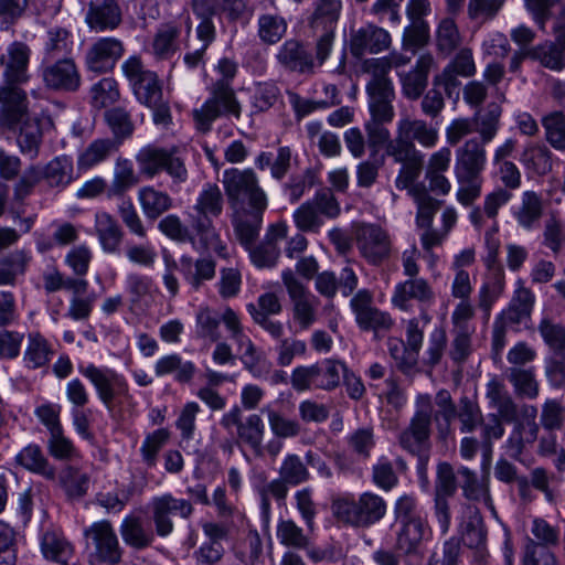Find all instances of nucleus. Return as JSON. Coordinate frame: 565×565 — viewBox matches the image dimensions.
Here are the masks:
<instances>
[{
	"label": "nucleus",
	"instance_id": "f257e3e1",
	"mask_svg": "<svg viewBox=\"0 0 565 565\" xmlns=\"http://www.w3.org/2000/svg\"><path fill=\"white\" fill-rule=\"evenodd\" d=\"M415 141L424 148H433L438 142V130L423 119L404 116L397 121L394 141L388 147V157L401 164L395 180L397 189L411 188L424 168V154Z\"/></svg>",
	"mask_w": 565,
	"mask_h": 565
},
{
	"label": "nucleus",
	"instance_id": "f03ea898",
	"mask_svg": "<svg viewBox=\"0 0 565 565\" xmlns=\"http://www.w3.org/2000/svg\"><path fill=\"white\" fill-rule=\"evenodd\" d=\"M385 500L373 492H363L354 499L339 498L332 503V511L338 521L353 526L366 529L381 521L386 514Z\"/></svg>",
	"mask_w": 565,
	"mask_h": 565
},
{
	"label": "nucleus",
	"instance_id": "7ed1b4c3",
	"mask_svg": "<svg viewBox=\"0 0 565 565\" xmlns=\"http://www.w3.org/2000/svg\"><path fill=\"white\" fill-rule=\"evenodd\" d=\"M222 184L232 210L267 206V195L260 188L258 178L252 169H227L223 173Z\"/></svg>",
	"mask_w": 565,
	"mask_h": 565
},
{
	"label": "nucleus",
	"instance_id": "20e7f679",
	"mask_svg": "<svg viewBox=\"0 0 565 565\" xmlns=\"http://www.w3.org/2000/svg\"><path fill=\"white\" fill-rule=\"evenodd\" d=\"M341 212L340 204L331 189L319 190L311 200L300 204L292 214L296 227L306 233H319L323 217L335 218Z\"/></svg>",
	"mask_w": 565,
	"mask_h": 565
},
{
	"label": "nucleus",
	"instance_id": "39448f33",
	"mask_svg": "<svg viewBox=\"0 0 565 565\" xmlns=\"http://www.w3.org/2000/svg\"><path fill=\"white\" fill-rule=\"evenodd\" d=\"M281 280L290 300L294 322L300 330L310 329L318 320L319 299L290 268L282 270Z\"/></svg>",
	"mask_w": 565,
	"mask_h": 565
},
{
	"label": "nucleus",
	"instance_id": "423d86ee",
	"mask_svg": "<svg viewBox=\"0 0 565 565\" xmlns=\"http://www.w3.org/2000/svg\"><path fill=\"white\" fill-rule=\"evenodd\" d=\"M221 116H241V105L235 92L225 81H216L211 87L210 98L193 111L196 126L202 131H207L212 122Z\"/></svg>",
	"mask_w": 565,
	"mask_h": 565
},
{
	"label": "nucleus",
	"instance_id": "0eeeda50",
	"mask_svg": "<svg viewBox=\"0 0 565 565\" xmlns=\"http://www.w3.org/2000/svg\"><path fill=\"white\" fill-rule=\"evenodd\" d=\"M78 372L94 386L99 401L107 409H111L117 398L130 397L129 385L122 374L107 366H96L93 363L79 365Z\"/></svg>",
	"mask_w": 565,
	"mask_h": 565
},
{
	"label": "nucleus",
	"instance_id": "6e6552de",
	"mask_svg": "<svg viewBox=\"0 0 565 565\" xmlns=\"http://www.w3.org/2000/svg\"><path fill=\"white\" fill-rule=\"evenodd\" d=\"M121 70L138 102L151 106L161 99L162 87L158 75L148 70L139 56H129L121 64Z\"/></svg>",
	"mask_w": 565,
	"mask_h": 565
},
{
	"label": "nucleus",
	"instance_id": "1a4fd4ad",
	"mask_svg": "<svg viewBox=\"0 0 565 565\" xmlns=\"http://www.w3.org/2000/svg\"><path fill=\"white\" fill-rule=\"evenodd\" d=\"M356 246L361 255L372 265L386 260L392 250L388 233L375 224H361L355 231Z\"/></svg>",
	"mask_w": 565,
	"mask_h": 565
},
{
	"label": "nucleus",
	"instance_id": "9d476101",
	"mask_svg": "<svg viewBox=\"0 0 565 565\" xmlns=\"http://www.w3.org/2000/svg\"><path fill=\"white\" fill-rule=\"evenodd\" d=\"M24 83L0 82V122L8 128H14L29 114V99Z\"/></svg>",
	"mask_w": 565,
	"mask_h": 565
},
{
	"label": "nucleus",
	"instance_id": "9b49d317",
	"mask_svg": "<svg viewBox=\"0 0 565 565\" xmlns=\"http://www.w3.org/2000/svg\"><path fill=\"white\" fill-rule=\"evenodd\" d=\"M431 401L428 395L417 398V409L411 419L409 426L398 437L399 445L411 452L418 450L419 446L429 440L431 425Z\"/></svg>",
	"mask_w": 565,
	"mask_h": 565
},
{
	"label": "nucleus",
	"instance_id": "f8f14e48",
	"mask_svg": "<svg viewBox=\"0 0 565 565\" xmlns=\"http://www.w3.org/2000/svg\"><path fill=\"white\" fill-rule=\"evenodd\" d=\"M125 46L121 40L104 36L94 41L85 54V66L88 72L105 74L111 72L122 57Z\"/></svg>",
	"mask_w": 565,
	"mask_h": 565
},
{
	"label": "nucleus",
	"instance_id": "ddd939ff",
	"mask_svg": "<svg viewBox=\"0 0 565 565\" xmlns=\"http://www.w3.org/2000/svg\"><path fill=\"white\" fill-rule=\"evenodd\" d=\"M31 47L22 41L11 42L0 54L1 81L28 84Z\"/></svg>",
	"mask_w": 565,
	"mask_h": 565
},
{
	"label": "nucleus",
	"instance_id": "4468645a",
	"mask_svg": "<svg viewBox=\"0 0 565 565\" xmlns=\"http://www.w3.org/2000/svg\"><path fill=\"white\" fill-rule=\"evenodd\" d=\"M85 535L94 544L99 559L110 565H116L121 561L124 550L109 521L103 520L93 523L85 531Z\"/></svg>",
	"mask_w": 565,
	"mask_h": 565
},
{
	"label": "nucleus",
	"instance_id": "2eb2a0df",
	"mask_svg": "<svg viewBox=\"0 0 565 565\" xmlns=\"http://www.w3.org/2000/svg\"><path fill=\"white\" fill-rule=\"evenodd\" d=\"M42 81L49 89L74 93L81 87L82 78L72 58H62L41 70Z\"/></svg>",
	"mask_w": 565,
	"mask_h": 565
},
{
	"label": "nucleus",
	"instance_id": "dca6fc26",
	"mask_svg": "<svg viewBox=\"0 0 565 565\" xmlns=\"http://www.w3.org/2000/svg\"><path fill=\"white\" fill-rule=\"evenodd\" d=\"M390 33L375 24H366L350 33L349 49L351 54L361 58L366 54H377L391 45Z\"/></svg>",
	"mask_w": 565,
	"mask_h": 565
},
{
	"label": "nucleus",
	"instance_id": "f3484780",
	"mask_svg": "<svg viewBox=\"0 0 565 565\" xmlns=\"http://www.w3.org/2000/svg\"><path fill=\"white\" fill-rule=\"evenodd\" d=\"M175 153V146L147 145L142 147L136 154L139 172L149 178H153L160 172H167L174 177Z\"/></svg>",
	"mask_w": 565,
	"mask_h": 565
},
{
	"label": "nucleus",
	"instance_id": "a211bd4d",
	"mask_svg": "<svg viewBox=\"0 0 565 565\" xmlns=\"http://www.w3.org/2000/svg\"><path fill=\"white\" fill-rule=\"evenodd\" d=\"M246 308L256 324L274 339L282 338L284 324L270 318L282 311V305L278 295L271 291L262 294L256 303H248Z\"/></svg>",
	"mask_w": 565,
	"mask_h": 565
},
{
	"label": "nucleus",
	"instance_id": "6ab92c4d",
	"mask_svg": "<svg viewBox=\"0 0 565 565\" xmlns=\"http://www.w3.org/2000/svg\"><path fill=\"white\" fill-rule=\"evenodd\" d=\"M435 298V291L428 280L413 277L395 286L392 303L403 311H409L413 308V301L420 306H429Z\"/></svg>",
	"mask_w": 565,
	"mask_h": 565
},
{
	"label": "nucleus",
	"instance_id": "aec40b11",
	"mask_svg": "<svg viewBox=\"0 0 565 565\" xmlns=\"http://www.w3.org/2000/svg\"><path fill=\"white\" fill-rule=\"evenodd\" d=\"M267 206L243 207L232 210V223L239 243L249 248L258 237L263 224V214Z\"/></svg>",
	"mask_w": 565,
	"mask_h": 565
},
{
	"label": "nucleus",
	"instance_id": "412c9836",
	"mask_svg": "<svg viewBox=\"0 0 565 565\" xmlns=\"http://www.w3.org/2000/svg\"><path fill=\"white\" fill-rule=\"evenodd\" d=\"M435 67L436 61L431 53L420 54L415 66L399 75L404 96L411 100L418 99L427 87L429 72Z\"/></svg>",
	"mask_w": 565,
	"mask_h": 565
},
{
	"label": "nucleus",
	"instance_id": "4be33fe9",
	"mask_svg": "<svg viewBox=\"0 0 565 565\" xmlns=\"http://www.w3.org/2000/svg\"><path fill=\"white\" fill-rule=\"evenodd\" d=\"M214 3L212 0H192V9L195 15L201 20L198 25V36L202 41V45L194 54L185 55L184 61L190 66L198 64L207 45L213 41L215 34V26L212 21L216 14L214 11Z\"/></svg>",
	"mask_w": 565,
	"mask_h": 565
},
{
	"label": "nucleus",
	"instance_id": "5701e85b",
	"mask_svg": "<svg viewBox=\"0 0 565 565\" xmlns=\"http://www.w3.org/2000/svg\"><path fill=\"white\" fill-rule=\"evenodd\" d=\"M119 532L126 545L139 551L150 546L154 540L148 519L134 513L124 518Z\"/></svg>",
	"mask_w": 565,
	"mask_h": 565
},
{
	"label": "nucleus",
	"instance_id": "b1692460",
	"mask_svg": "<svg viewBox=\"0 0 565 565\" xmlns=\"http://www.w3.org/2000/svg\"><path fill=\"white\" fill-rule=\"evenodd\" d=\"M482 141L467 140L456 150L455 173L482 174L487 163V152Z\"/></svg>",
	"mask_w": 565,
	"mask_h": 565
},
{
	"label": "nucleus",
	"instance_id": "393cba45",
	"mask_svg": "<svg viewBox=\"0 0 565 565\" xmlns=\"http://www.w3.org/2000/svg\"><path fill=\"white\" fill-rule=\"evenodd\" d=\"M427 524L425 520H414L398 523V530L395 534V548L404 556L418 555Z\"/></svg>",
	"mask_w": 565,
	"mask_h": 565
},
{
	"label": "nucleus",
	"instance_id": "a878e982",
	"mask_svg": "<svg viewBox=\"0 0 565 565\" xmlns=\"http://www.w3.org/2000/svg\"><path fill=\"white\" fill-rule=\"evenodd\" d=\"M476 73V64L470 49L463 47L457 52L444 71L435 76L434 85H443L446 89L458 84L457 76L470 77Z\"/></svg>",
	"mask_w": 565,
	"mask_h": 565
},
{
	"label": "nucleus",
	"instance_id": "bb28decb",
	"mask_svg": "<svg viewBox=\"0 0 565 565\" xmlns=\"http://www.w3.org/2000/svg\"><path fill=\"white\" fill-rule=\"evenodd\" d=\"M86 21L96 31L114 30L121 22V11L115 0H95L89 6Z\"/></svg>",
	"mask_w": 565,
	"mask_h": 565
},
{
	"label": "nucleus",
	"instance_id": "cd10ccee",
	"mask_svg": "<svg viewBox=\"0 0 565 565\" xmlns=\"http://www.w3.org/2000/svg\"><path fill=\"white\" fill-rule=\"evenodd\" d=\"M94 228L104 252L116 253L124 236L117 220L107 212L98 211L95 214Z\"/></svg>",
	"mask_w": 565,
	"mask_h": 565
},
{
	"label": "nucleus",
	"instance_id": "c85d7f7f",
	"mask_svg": "<svg viewBox=\"0 0 565 565\" xmlns=\"http://www.w3.org/2000/svg\"><path fill=\"white\" fill-rule=\"evenodd\" d=\"M277 58L280 64L290 71L302 74H312L315 72V61L303 46L295 40L284 43Z\"/></svg>",
	"mask_w": 565,
	"mask_h": 565
},
{
	"label": "nucleus",
	"instance_id": "c756f323",
	"mask_svg": "<svg viewBox=\"0 0 565 565\" xmlns=\"http://www.w3.org/2000/svg\"><path fill=\"white\" fill-rule=\"evenodd\" d=\"M266 427L258 414L248 415L238 427L237 441L252 450L256 457L264 456V437Z\"/></svg>",
	"mask_w": 565,
	"mask_h": 565
},
{
	"label": "nucleus",
	"instance_id": "7c9ffc66",
	"mask_svg": "<svg viewBox=\"0 0 565 565\" xmlns=\"http://www.w3.org/2000/svg\"><path fill=\"white\" fill-rule=\"evenodd\" d=\"M118 140L97 138L90 141L78 154L77 167L79 170H88L108 160L118 149Z\"/></svg>",
	"mask_w": 565,
	"mask_h": 565
},
{
	"label": "nucleus",
	"instance_id": "2f4dec72",
	"mask_svg": "<svg viewBox=\"0 0 565 565\" xmlns=\"http://www.w3.org/2000/svg\"><path fill=\"white\" fill-rule=\"evenodd\" d=\"M461 540L470 548L481 550L486 545L487 531L483 520L476 507L468 505L460 525Z\"/></svg>",
	"mask_w": 565,
	"mask_h": 565
},
{
	"label": "nucleus",
	"instance_id": "473e14b6",
	"mask_svg": "<svg viewBox=\"0 0 565 565\" xmlns=\"http://www.w3.org/2000/svg\"><path fill=\"white\" fill-rule=\"evenodd\" d=\"M342 12V0H317L309 17V25L316 32L335 31Z\"/></svg>",
	"mask_w": 565,
	"mask_h": 565
},
{
	"label": "nucleus",
	"instance_id": "72a5a7b5",
	"mask_svg": "<svg viewBox=\"0 0 565 565\" xmlns=\"http://www.w3.org/2000/svg\"><path fill=\"white\" fill-rule=\"evenodd\" d=\"M41 552L46 559L65 565L73 555V547L61 531L49 529L41 536Z\"/></svg>",
	"mask_w": 565,
	"mask_h": 565
},
{
	"label": "nucleus",
	"instance_id": "f704fd0d",
	"mask_svg": "<svg viewBox=\"0 0 565 565\" xmlns=\"http://www.w3.org/2000/svg\"><path fill=\"white\" fill-rule=\"evenodd\" d=\"M458 476L463 495L468 500L481 502L487 508L493 510L488 480H479L477 473L467 467L459 468Z\"/></svg>",
	"mask_w": 565,
	"mask_h": 565
},
{
	"label": "nucleus",
	"instance_id": "c9c22d12",
	"mask_svg": "<svg viewBox=\"0 0 565 565\" xmlns=\"http://www.w3.org/2000/svg\"><path fill=\"white\" fill-rule=\"evenodd\" d=\"M486 396L489 399L490 406L495 408L503 419L508 422L514 420L516 416V405L501 380L493 377L489 381Z\"/></svg>",
	"mask_w": 565,
	"mask_h": 565
},
{
	"label": "nucleus",
	"instance_id": "e433bc0d",
	"mask_svg": "<svg viewBox=\"0 0 565 565\" xmlns=\"http://www.w3.org/2000/svg\"><path fill=\"white\" fill-rule=\"evenodd\" d=\"M18 462L31 472L38 473L47 480L56 477L55 468L49 462L38 445H29L17 456Z\"/></svg>",
	"mask_w": 565,
	"mask_h": 565
},
{
	"label": "nucleus",
	"instance_id": "4c0bfd02",
	"mask_svg": "<svg viewBox=\"0 0 565 565\" xmlns=\"http://www.w3.org/2000/svg\"><path fill=\"white\" fill-rule=\"evenodd\" d=\"M44 169V181L51 188H65L74 180L73 160L66 154L53 158Z\"/></svg>",
	"mask_w": 565,
	"mask_h": 565
},
{
	"label": "nucleus",
	"instance_id": "58836bf2",
	"mask_svg": "<svg viewBox=\"0 0 565 565\" xmlns=\"http://www.w3.org/2000/svg\"><path fill=\"white\" fill-rule=\"evenodd\" d=\"M53 355L52 345L39 332H31L28 335L23 361L29 369L45 366Z\"/></svg>",
	"mask_w": 565,
	"mask_h": 565
},
{
	"label": "nucleus",
	"instance_id": "ea45409f",
	"mask_svg": "<svg viewBox=\"0 0 565 565\" xmlns=\"http://www.w3.org/2000/svg\"><path fill=\"white\" fill-rule=\"evenodd\" d=\"M137 183L138 177L135 173L131 161L118 158L115 163L113 180L107 188V198H121Z\"/></svg>",
	"mask_w": 565,
	"mask_h": 565
},
{
	"label": "nucleus",
	"instance_id": "a19ab883",
	"mask_svg": "<svg viewBox=\"0 0 565 565\" xmlns=\"http://www.w3.org/2000/svg\"><path fill=\"white\" fill-rule=\"evenodd\" d=\"M430 317L427 312H422L419 318H412L405 323V350L407 351L408 360L405 361L408 365H414L417 361V355L420 351L424 331Z\"/></svg>",
	"mask_w": 565,
	"mask_h": 565
},
{
	"label": "nucleus",
	"instance_id": "79ce46f5",
	"mask_svg": "<svg viewBox=\"0 0 565 565\" xmlns=\"http://www.w3.org/2000/svg\"><path fill=\"white\" fill-rule=\"evenodd\" d=\"M504 288L505 275L503 268L501 266L493 267L490 279L481 286L478 294V306L487 316L490 315L492 305L503 294Z\"/></svg>",
	"mask_w": 565,
	"mask_h": 565
},
{
	"label": "nucleus",
	"instance_id": "37998d69",
	"mask_svg": "<svg viewBox=\"0 0 565 565\" xmlns=\"http://www.w3.org/2000/svg\"><path fill=\"white\" fill-rule=\"evenodd\" d=\"M363 68L371 75V79L366 85V93L388 92V89H394L393 83L387 76L391 71L390 64H387L384 57L364 61Z\"/></svg>",
	"mask_w": 565,
	"mask_h": 565
},
{
	"label": "nucleus",
	"instance_id": "c03bdc74",
	"mask_svg": "<svg viewBox=\"0 0 565 565\" xmlns=\"http://www.w3.org/2000/svg\"><path fill=\"white\" fill-rule=\"evenodd\" d=\"M559 541L558 527L550 524L542 518H535L530 527V535L526 537L524 548H527L532 543L536 548L548 550L556 546Z\"/></svg>",
	"mask_w": 565,
	"mask_h": 565
},
{
	"label": "nucleus",
	"instance_id": "a18cd8bd",
	"mask_svg": "<svg viewBox=\"0 0 565 565\" xmlns=\"http://www.w3.org/2000/svg\"><path fill=\"white\" fill-rule=\"evenodd\" d=\"M31 259L25 249H18L0 260V286H13L18 276L23 275Z\"/></svg>",
	"mask_w": 565,
	"mask_h": 565
},
{
	"label": "nucleus",
	"instance_id": "49530a36",
	"mask_svg": "<svg viewBox=\"0 0 565 565\" xmlns=\"http://www.w3.org/2000/svg\"><path fill=\"white\" fill-rule=\"evenodd\" d=\"M369 95V121L380 124H390L393 121L395 113L393 107V99L395 97L394 89L388 92L367 93Z\"/></svg>",
	"mask_w": 565,
	"mask_h": 565
},
{
	"label": "nucleus",
	"instance_id": "de8ad7c7",
	"mask_svg": "<svg viewBox=\"0 0 565 565\" xmlns=\"http://www.w3.org/2000/svg\"><path fill=\"white\" fill-rule=\"evenodd\" d=\"M235 557L243 565H257L263 554V542L256 530H249L242 540L233 546Z\"/></svg>",
	"mask_w": 565,
	"mask_h": 565
},
{
	"label": "nucleus",
	"instance_id": "09e8293b",
	"mask_svg": "<svg viewBox=\"0 0 565 565\" xmlns=\"http://www.w3.org/2000/svg\"><path fill=\"white\" fill-rule=\"evenodd\" d=\"M58 481L70 498H82L89 488V476L71 465L65 466L61 470Z\"/></svg>",
	"mask_w": 565,
	"mask_h": 565
},
{
	"label": "nucleus",
	"instance_id": "8fccbe9b",
	"mask_svg": "<svg viewBox=\"0 0 565 565\" xmlns=\"http://www.w3.org/2000/svg\"><path fill=\"white\" fill-rule=\"evenodd\" d=\"M316 388L331 391L340 384L341 374L345 372L344 364L327 359L313 364Z\"/></svg>",
	"mask_w": 565,
	"mask_h": 565
},
{
	"label": "nucleus",
	"instance_id": "3c124183",
	"mask_svg": "<svg viewBox=\"0 0 565 565\" xmlns=\"http://www.w3.org/2000/svg\"><path fill=\"white\" fill-rule=\"evenodd\" d=\"M522 163L533 172L545 175L552 171V152L544 145L531 143L522 152Z\"/></svg>",
	"mask_w": 565,
	"mask_h": 565
},
{
	"label": "nucleus",
	"instance_id": "603ef678",
	"mask_svg": "<svg viewBox=\"0 0 565 565\" xmlns=\"http://www.w3.org/2000/svg\"><path fill=\"white\" fill-rule=\"evenodd\" d=\"M20 132L17 137V142L20 151L28 156L30 159H35L39 156L40 146L42 143V129L38 120L22 121Z\"/></svg>",
	"mask_w": 565,
	"mask_h": 565
},
{
	"label": "nucleus",
	"instance_id": "864d4df0",
	"mask_svg": "<svg viewBox=\"0 0 565 565\" xmlns=\"http://www.w3.org/2000/svg\"><path fill=\"white\" fill-rule=\"evenodd\" d=\"M417 205L416 224L418 227H429L441 202L433 198L424 188L414 186L411 190Z\"/></svg>",
	"mask_w": 565,
	"mask_h": 565
},
{
	"label": "nucleus",
	"instance_id": "5fc2aeb1",
	"mask_svg": "<svg viewBox=\"0 0 565 565\" xmlns=\"http://www.w3.org/2000/svg\"><path fill=\"white\" fill-rule=\"evenodd\" d=\"M435 403L438 406L434 419L437 425L438 436L440 439H446L450 434V426L456 416V406L452 403L450 393L441 390L436 394Z\"/></svg>",
	"mask_w": 565,
	"mask_h": 565
},
{
	"label": "nucleus",
	"instance_id": "6e6d98bb",
	"mask_svg": "<svg viewBox=\"0 0 565 565\" xmlns=\"http://www.w3.org/2000/svg\"><path fill=\"white\" fill-rule=\"evenodd\" d=\"M223 194L216 184H207L200 193L196 204L194 206L199 215L204 217V221H210L209 217H217L223 211Z\"/></svg>",
	"mask_w": 565,
	"mask_h": 565
},
{
	"label": "nucleus",
	"instance_id": "4d7b16f0",
	"mask_svg": "<svg viewBox=\"0 0 565 565\" xmlns=\"http://www.w3.org/2000/svg\"><path fill=\"white\" fill-rule=\"evenodd\" d=\"M458 183L457 201L463 206H471L482 192V174L455 173Z\"/></svg>",
	"mask_w": 565,
	"mask_h": 565
},
{
	"label": "nucleus",
	"instance_id": "13d9d810",
	"mask_svg": "<svg viewBox=\"0 0 565 565\" xmlns=\"http://www.w3.org/2000/svg\"><path fill=\"white\" fill-rule=\"evenodd\" d=\"M177 510V501L172 495H163L153 501V521L160 536H167L173 531L171 515Z\"/></svg>",
	"mask_w": 565,
	"mask_h": 565
},
{
	"label": "nucleus",
	"instance_id": "bf43d9fd",
	"mask_svg": "<svg viewBox=\"0 0 565 565\" xmlns=\"http://www.w3.org/2000/svg\"><path fill=\"white\" fill-rule=\"evenodd\" d=\"M104 118L113 132L110 139L118 140V145H121L126 138L132 135L134 124L129 113L124 108L113 107L105 111Z\"/></svg>",
	"mask_w": 565,
	"mask_h": 565
},
{
	"label": "nucleus",
	"instance_id": "052dcab7",
	"mask_svg": "<svg viewBox=\"0 0 565 565\" xmlns=\"http://www.w3.org/2000/svg\"><path fill=\"white\" fill-rule=\"evenodd\" d=\"M529 57L551 70L561 71L565 66V49L552 42L537 45L526 52Z\"/></svg>",
	"mask_w": 565,
	"mask_h": 565
},
{
	"label": "nucleus",
	"instance_id": "680f3d73",
	"mask_svg": "<svg viewBox=\"0 0 565 565\" xmlns=\"http://www.w3.org/2000/svg\"><path fill=\"white\" fill-rule=\"evenodd\" d=\"M177 25L164 23L157 30L152 41V53L157 60H168L175 52Z\"/></svg>",
	"mask_w": 565,
	"mask_h": 565
},
{
	"label": "nucleus",
	"instance_id": "e2e57ef3",
	"mask_svg": "<svg viewBox=\"0 0 565 565\" xmlns=\"http://www.w3.org/2000/svg\"><path fill=\"white\" fill-rule=\"evenodd\" d=\"M537 330L545 344L554 353L565 359V326L544 318L539 323Z\"/></svg>",
	"mask_w": 565,
	"mask_h": 565
},
{
	"label": "nucleus",
	"instance_id": "0e129e2a",
	"mask_svg": "<svg viewBox=\"0 0 565 565\" xmlns=\"http://www.w3.org/2000/svg\"><path fill=\"white\" fill-rule=\"evenodd\" d=\"M460 42L461 35L454 19L444 18L436 29L437 50L445 55H449L459 46Z\"/></svg>",
	"mask_w": 565,
	"mask_h": 565
},
{
	"label": "nucleus",
	"instance_id": "69168bd1",
	"mask_svg": "<svg viewBox=\"0 0 565 565\" xmlns=\"http://www.w3.org/2000/svg\"><path fill=\"white\" fill-rule=\"evenodd\" d=\"M546 141L556 150H565V115L552 111L542 118Z\"/></svg>",
	"mask_w": 565,
	"mask_h": 565
},
{
	"label": "nucleus",
	"instance_id": "338daca9",
	"mask_svg": "<svg viewBox=\"0 0 565 565\" xmlns=\"http://www.w3.org/2000/svg\"><path fill=\"white\" fill-rule=\"evenodd\" d=\"M543 206L541 198L533 191L522 195V203L516 212L518 223L524 228H531L542 216Z\"/></svg>",
	"mask_w": 565,
	"mask_h": 565
},
{
	"label": "nucleus",
	"instance_id": "774afa93",
	"mask_svg": "<svg viewBox=\"0 0 565 565\" xmlns=\"http://www.w3.org/2000/svg\"><path fill=\"white\" fill-rule=\"evenodd\" d=\"M287 31V22L276 14H263L258 19V36L266 44H275Z\"/></svg>",
	"mask_w": 565,
	"mask_h": 565
}]
</instances>
